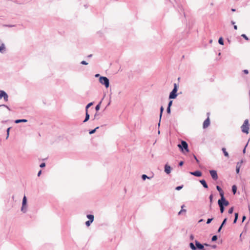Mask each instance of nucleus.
Instances as JSON below:
<instances>
[{
	"mask_svg": "<svg viewBox=\"0 0 250 250\" xmlns=\"http://www.w3.org/2000/svg\"><path fill=\"white\" fill-rule=\"evenodd\" d=\"M194 243L195 244L192 242L190 243L189 244V246L192 250H206L204 248V245L200 243L198 241L196 240Z\"/></svg>",
	"mask_w": 250,
	"mask_h": 250,
	"instance_id": "f257e3e1",
	"label": "nucleus"
},
{
	"mask_svg": "<svg viewBox=\"0 0 250 250\" xmlns=\"http://www.w3.org/2000/svg\"><path fill=\"white\" fill-rule=\"evenodd\" d=\"M241 130L243 133L248 134L249 132V121L248 119H246L243 124L241 127Z\"/></svg>",
	"mask_w": 250,
	"mask_h": 250,
	"instance_id": "f03ea898",
	"label": "nucleus"
},
{
	"mask_svg": "<svg viewBox=\"0 0 250 250\" xmlns=\"http://www.w3.org/2000/svg\"><path fill=\"white\" fill-rule=\"evenodd\" d=\"M99 82L102 84L104 85V86L107 88L109 86V79L104 76L100 77L99 78Z\"/></svg>",
	"mask_w": 250,
	"mask_h": 250,
	"instance_id": "7ed1b4c3",
	"label": "nucleus"
},
{
	"mask_svg": "<svg viewBox=\"0 0 250 250\" xmlns=\"http://www.w3.org/2000/svg\"><path fill=\"white\" fill-rule=\"evenodd\" d=\"M178 146L184 152L185 150L186 152H188V144L185 141H182L181 144L178 145Z\"/></svg>",
	"mask_w": 250,
	"mask_h": 250,
	"instance_id": "20e7f679",
	"label": "nucleus"
},
{
	"mask_svg": "<svg viewBox=\"0 0 250 250\" xmlns=\"http://www.w3.org/2000/svg\"><path fill=\"white\" fill-rule=\"evenodd\" d=\"M177 85L176 83L174 84V88L172 90V91L170 93L169 95V99H175L177 96Z\"/></svg>",
	"mask_w": 250,
	"mask_h": 250,
	"instance_id": "39448f33",
	"label": "nucleus"
},
{
	"mask_svg": "<svg viewBox=\"0 0 250 250\" xmlns=\"http://www.w3.org/2000/svg\"><path fill=\"white\" fill-rule=\"evenodd\" d=\"M218 204H220V205L222 204V205L225 207L229 205V202L226 200V199H219L218 201Z\"/></svg>",
	"mask_w": 250,
	"mask_h": 250,
	"instance_id": "423d86ee",
	"label": "nucleus"
},
{
	"mask_svg": "<svg viewBox=\"0 0 250 250\" xmlns=\"http://www.w3.org/2000/svg\"><path fill=\"white\" fill-rule=\"evenodd\" d=\"M209 173L212 177V178L214 180H216L218 179V175L217 173V171L215 170H209Z\"/></svg>",
	"mask_w": 250,
	"mask_h": 250,
	"instance_id": "0eeeda50",
	"label": "nucleus"
},
{
	"mask_svg": "<svg viewBox=\"0 0 250 250\" xmlns=\"http://www.w3.org/2000/svg\"><path fill=\"white\" fill-rule=\"evenodd\" d=\"M189 173L196 177H200L202 175V172L199 170H196L193 172H190Z\"/></svg>",
	"mask_w": 250,
	"mask_h": 250,
	"instance_id": "6e6552de",
	"label": "nucleus"
},
{
	"mask_svg": "<svg viewBox=\"0 0 250 250\" xmlns=\"http://www.w3.org/2000/svg\"><path fill=\"white\" fill-rule=\"evenodd\" d=\"M210 124V121L209 118L206 119L203 123V127L204 128L208 127Z\"/></svg>",
	"mask_w": 250,
	"mask_h": 250,
	"instance_id": "1a4fd4ad",
	"label": "nucleus"
},
{
	"mask_svg": "<svg viewBox=\"0 0 250 250\" xmlns=\"http://www.w3.org/2000/svg\"><path fill=\"white\" fill-rule=\"evenodd\" d=\"M165 171L167 174H169L171 171V167L170 166H168L167 165H166L165 166Z\"/></svg>",
	"mask_w": 250,
	"mask_h": 250,
	"instance_id": "9d476101",
	"label": "nucleus"
},
{
	"mask_svg": "<svg viewBox=\"0 0 250 250\" xmlns=\"http://www.w3.org/2000/svg\"><path fill=\"white\" fill-rule=\"evenodd\" d=\"M200 183L202 185V186H203V187L205 188H208V186L206 182V181L204 179L203 180H200Z\"/></svg>",
	"mask_w": 250,
	"mask_h": 250,
	"instance_id": "9b49d317",
	"label": "nucleus"
},
{
	"mask_svg": "<svg viewBox=\"0 0 250 250\" xmlns=\"http://www.w3.org/2000/svg\"><path fill=\"white\" fill-rule=\"evenodd\" d=\"M5 51V45L3 43H2L1 44V45L0 46V52L1 53H4Z\"/></svg>",
	"mask_w": 250,
	"mask_h": 250,
	"instance_id": "f8f14e48",
	"label": "nucleus"
},
{
	"mask_svg": "<svg viewBox=\"0 0 250 250\" xmlns=\"http://www.w3.org/2000/svg\"><path fill=\"white\" fill-rule=\"evenodd\" d=\"M87 218L90 220L91 222H93L94 221V216L92 214H87L86 215Z\"/></svg>",
	"mask_w": 250,
	"mask_h": 250,
	"instance_id": "ddd939ff",
	"label": "nucleus"
},
{
	"mask_svg": "<svg viewBox=\"0 0 250 250\" xmlns=\"http://www.w3.org/2000/svg\"><path fill=\"white\" fill-rule=\"evenodd\" d=\"M27 122L26 119H18L15 120V123L16 124H19L20 123H26Z\"/></svg>",
	"mask_w": 250,
	"mask_h": 250,
	"instance_id": "4468645a",
	"label": "nucleus"
},
{
	"mask_svg": "<svg viewBox=\"0 0 250 250\" xmlns=\"http://www.w3.org/2000/svg\"><path fill=\"white\" fill-rule=\"evenodd\" d=\"M164 111V108L163 106H161L160 108V120L159 122L158 123V126L159 127L160 125V122H161V119L162 116L163 112Z\"/></svg>",
	"mask_w": 250,
	"mask_h": 250,
	"instance_id": "2eb2a0df",
	"label": "nucleus"
},
{
	"mask_svg": "<svg viewBox=\"0 0 250 250\" xmlns=\"http://www.w3.org/2000/svg\"><path fill=\"white\" fill-rule=\"evenodd\" d=\"M222 150L224 153V155L225 157H229V153H228V152L226 151V149L225 148V147H223L222 148Z\"/></svg>",
	"mask_w": 250,
	"mask_h": 250,
	"instance_id": "dca6fc26",
	"label": "nucleus"
},
{
	"mask_svg": "<svg viewBox=\"0 0 250 250\" xmlns=\"http://www.w3.org/2000/svg\"><path fill=\"white\" fill-rule=\"evenodd\" d=\"M27 206L26 205V206H23L22 205V207L21 208V211L23 212V213H25L27 211Z\"/></svg>",
	"mask_w": 250,
	"mask_h": 250,
	"instance_id": "f3484780",
	"label": "nucleus"
},
{
	"mask_svg": "<svg viewBox=\"0 0 250 250\" xmlns=\"http://www.w3.org/2000/svg\"><path fill=\"white\" fill-rule=\"evenodd\" d=\"M89 114L88 113V111H86L85 119L83 121V123L87 122L89 119Z\"/></svg>",
	"mask_w": 250,
	"mask_h": 250,
	"instance_id": "a211bd4d",
	"label": "nucleus"
},
{
	"mask_svg": "<svg viewBox=\"0 0 250 250\" xmlns=\"http://www.w3.org/2000/svg\"><path fill=\"white\" fill-rule=\"evenodd\" d=\"M22 205H23V206H26V205H27V198L25 196H23Z\"/></svg>",
	"mask_w": 250,
	"mask_h": 250,
	"instance_id": "6ab92c4d",
	"label": "nucleus"
},
{
	"mask_svg": "<svg viewBox=\"0 0 250 250\" xmlns=\"http://www.w3.org/2000/svg\"><path fill=\"white\" fill-rule=\"evenodd\" d=\"M6 92L3 90H0V99H1L6 94Z\"/></svg>",
	"mask_w": 250,
	"mask_h": 250,
	"instance_id": "aec40b11",
	"label": "nucleus"
},
{
	"mask_svg": "<svg viewBox=\"0 0 250 250\" xmlns=\"http://www.w3.org/2000/svg\"><path fill=\"white\" fill-rule=\"evenodd\" d=\"M218 206L220 208V212L221 213H223L224 210H225V207L223 206V205H222V204H221V205L220 204H218Z\"/></svg>",
	"mask_w": 250,
	"mask_h": 250,
	"instance_id": "412c9836",
	"label": "nucleus"
},
{
	"mask_svg": "<svg viewBox=\"0 0 250 250\" xmlns=\"http://www.w3.org/2000/svg\"><path fill=\"white\" fill-rule=\"evenodd\" d=\"M237 187L235 185H233L232 187V191L234 194H235L236 192Z\"/></svg>",
	"mask_w": 250,
	"mask_h": 250,
	"instance_id": "4be33fe9",
	"label": "nucleus"
},
{
	"mask_svg": "<svg viewBox=\"0 0 250 250\" xmlns=\"http://www.w3.org/2000/svg\"><path fill=\"white\" fill-rule=\"evenodd\" d=\"M219 192V194L221 196V198L220 199H225V197H224V192L222 190V191H220V192Z\"/></svg>",
	"mask_w": 250,
	"mask_h": 250,
	"instance_id": "5701e85b",
	"label": "nucleus"
},
{
	"mask_svg": "<svg viewBox=\"0 0 250 250\" xmlns=\"http://www.w3.org/2000/svg\"><path fill=\"white\" fill-rule=\"evenodd\" d=\"M218 43L221 45L224 44V41L222 37H220L218 40Z\"/></svg>",
	"mask_w": 250,
	"mask_h": 250,
	"instance_id": "b1692460",
	"label": "nucleus"
},
{
	"mask_svg": "<svg viewBox=\"0 0 250 250\" xmlns=\"http://www.w3.org/2000/svg\"><path fill=\"white\" fill-rule=\"evenodd\" d=\"M92 105H93V103L91 102V103H89L88 104H87L85 107V111H88L87 110H88V108L90 107Z\"/></svg>",
	"mask_w": 250,
	"mask_h": 250,
	"instance_id": "393cba45",
	"label": "nucleus"
},
{
	"mask_svg": "<svg viewBox=\"0 0 250 250\" xmlns=\"http://www.w3.org/2000/svg\"><path fill=\"white\" fill-rule=\"evenodd\" d=\"M99 128V126H98V127H96L95 129H93V130H90V131H89V133L90 134H93L94 133H95V131H96V130H97V129H98Z\"/></svg>",
	"mask_w": 250,
	"mask_h": 250,
	"instance_id": "a878e982",
	"label": "nucleus"
},
{
	"mask_svg": "<svg viewBox=\"0 0 250 250\" xmlns=\"http://www.w3.org/2000/svg\"><path fill=\"white\" fill-rule=\"evenodd\" d=\"M142 178L143 180H145L146 179H150V178L148 177L146 175V174H143L142 175Z\"/></svg>",
	"mask_w": 250,
	"mask_h": 250,
	"instance_id": "bb28decb",
	"label": "nucleus"
},
{
	"mask_svg": "<svg viewBox=\"0 0 250 250\" xmlns=\"http://www.w3.org/2000/svg\"><path fill=\"white\" fill-rule=\"evenodd\" d=\"M11 129V127H8L7 129V130H6V132H7V136H6V139H7L9 137V131H10V130Z\"/></svg>",
	"mask_w": 250,
	"mask_h": 250,
	"instance_id": "cd10ccee",
	"label": "nucleus"
},
{
	"mask_svg": "<svg viewBox=\"0 0 250 250\" xmlns=\"http://www.w3.org/2000/svg\"><path fill=\"white\" fill-rule=\"evenodd\" d=\"M101 103H102V102H100L99 103V104H98L96 106V107H95V109H96V111H98V110L100 109V104H101Z\"/></svg>",
	"mask_w": 250,
	"mask_h": 250,
	"instance_id": "c85d7f7f",
	"label": "nucleus"
},
{
	"mask_svg": "<svg viewBox=\"0 0 250 250\" xmlns=\"http://www.w3.org/2000/svg\"><path fill=\"white\" fill-rule=\"evenodd\" d=\"M3 98L5 102H7L8 101V96L7 93H6Z\"/></svg>",
	"mask_w": 250,
	"mask_h": 250,
	"instance_id": "c756f323",
	"label": "nucleus"
},
{
	"mask_svg": "<svg viewBox=\"0 0 250 250\" xmlns=\"http://www.w3.org/2000/svg\"><path fill=\"white\" fill-rule=\"evenodd\" d=\"M184 205H183L181 208H182V209L179 212L178 214H181L182 212H186V209H183V207H184Z\"/></svg>",
	"mask_w": 250,
	"mask_h": 250,
	"instance_id": "7c9ffc66",
	"label": "nucleus"
},
{
	"mask_svg": "<svg viewBox=\"0 0 250 250\" xmlns=\"http://www.w3.org/2000/svg\"><path fill=\"white\" fill-rule=\"evenodd\" d=\"M227 218H226L224 219V220L223 221L221 226H223L227 222Z\"/></svg>",
	"mask_w": 250,
	"mask_h": 250,
	"instance_id": "2f4dec72",
	"label": "nucleus"
},
{
	"mask_svg": "<svg viewBox=\"0 0 250 250\" xmlns=\"http://www.w3.org/2000/svg\"><path fill=\"white\" fill-rule=\"evenodd\" d=\"M217 239V236L216 235H213L211 238L212 241H215Z\"/></svg>",
	"mask_w": 250,
	"mask_h": 250,
	"instance_id": "473e14b6",
	"label": "nucleus"
},
{
	"mask_svg": "<svg viewBox=\"0 0 250 250\" xmlns=\"http://www.w3.org/2000/svg\"><path fill=\"white\" fill-rule=\"evenodd\" d=\"M233 211V207H231L229 209L228 212L229 214H231V213H232Z\"/></svg>",
	"mask_w": 250,
	"mask_h": 250,
	"instance_id": "72a5a7b5",
	"label": "nucleus"
},
{
	"mask_svg": "<svg viewBox=\"0 0 250 250\" xmlns=\"http://www.w3.org/2000/svg\"><path fill=\"white\" fill-rule=\"evenodd\" d=\"M92 222H91L90 220L87 221L85 222V225L87 227H89Z\"/></svg>",
	"mask_w": 250,
	"mask_h": 250,
	"instance_id": "f704fd0d",
	"label": "nucleus"
},
{
	"mask_svg": "<svg viewBox=\"0 0 250 250\" xmlns=\"http://www.w3.org/2000/svg\"><path fill=\"white\" fill-rule=\"evenodd\" d=\"M240 168V166H236V171L237 173H238L239 172Z\"/></svg>",
	"mask_w": 250,
	"mask_h": 250,
	"instance_id": "c9c22d12",
	"label": "nucleus"
},
{
	"mask_svg": "<svg viewBox=\"0 0 250 250\" xmlns=\"http://www.w3.org/2000/svg\"><path fill=\"white\" fill-rule=\"evenodd\" d=\"M209 201H210V204H211L212 203V199H213V195H212V194L210 195V196L209 197Z\"/></svg>",
	"mask_w": 250,
	"mask_h": 250,
	"instance_id": "e433bc0d",
	"label": "nucleus"
},
{
	"mask_svg": "<svg viewBox=\"0 0 250 250\" xmlns=\"http://www.w3.org/2000/svg\"><path fill=\"white\" fill-rule=\"evenodd\" d=\"M183 186H178L175 188V189L177 190H179L183 188Z\"/></svg>",
	"mask_w": 250,
	"mask_h": 250,
	"instance_id": "4c0bfd02",
	"label": "nucleus"
},
{
	"mask_svg": "<svg viewBox=\"0 0 250 250\" xmlns=\"http://www.w3.org/2000/svg\"><path fill=\"white\" fill-rule=\"evenodd\" d=\"M212 220H213L212 218L208 219L207 221V224H209L212 221Z\"/></svg>",
	"mask_w": 250,
	"mask_h": 250,
	"instance_id": "58836bf2",
	"label": "nucleus"
},
{
	"mask_svg": "<svg viewBox=\"0 0 250 250\" xmlns=\"http://www.w3.org/2000/svg\"><path fill=\"white\" fill-rule=\"evenodd\" d=\"M216 189L219 192L222 191V188L219 186H216Z\"/></svg>",
	"mask_w": 250,
	"mask_h": 250,
	"instance_id": "ea45409f",
	"label": "nucleus"
},
{
	"mask_svg": "<svg viewBox=\"0 0 250 250\" xmlns=\"http://www.w3.org/2000/svg\"><path fill=\"white\" fill-rule=\"evenodd\" d=\"M241 36L242 37H243L245 39H246V40H249V38H248V37L245 35V34H242L241 35Z\"/></svg>",
	"mask_w": 250,
	"mask_h": 250,
	"instance_id": "a19ab883",
	"label": "nucleus"
},
{
	"mask_svg": "<svg viewBox=\"0 0 250 250\" xmlns=\"http://www.w3.org/2000/svg\"><path fill=\"white\" fill-rule=\"evenodd\" d=\"M14 26L15 25H8V24H4V25H3V26L9 27H14Z\"/></svg>",
	"mask_w": 250,
	"mask_h": 250,
	"instance_id": "79ce46f5",
	"label": "nucleus"
},
{
	"mask_svg": "<svg viewBox=\"0 0 250 250\" xmlns=\"http://www.w3.org/2000/svg\"><path fill=\"white\" fill-rule=\"evenodd\" d=\"M81 63L83 65H87L88 63L86 62L85 61H83L81 62Z\"/></svg>",
	"mask_w": 250,
	"mask_h": 250,
	"instance_id": "37998d69",
	"label": "nucleus"
},
{
	"mask_svg": "<svg viewBox=\"0 0 250 250\" xmlns=\"http://www.w3.org/2000/svg\"><path fill=\"white\" fill-rule=\"evenodd\" d=\"M167 113H170V107H169V106H168L167 109Z\"/></svg>",
	"mask_w": 250,
	"mask_h": 250,
	"instance_id": "c03bdc74",
	"label": "nucleus"
},
{
	"mask_svg": "<svg viewBox=\"0 0 250 250\" xmlns=\"http://www.w3.org/2000/svg\"><path fill=\"white\" fill-rule=\"evenodd\" d=\"M40 167L42 168H43L45 167V164L44 163H42L40 165Z\"/></svg>",
	"mask_w": 250,
	"mask_h": 250,
	"instance_id": "a18cd8bd",
	"label": "nucleus"
},
{
	"mask_svg": "<svg viewBox=\"0 0 250 250\" xmlns=\"http://www.w3.org/2000/svg\"><path fill=\"white\" fill-rule=\"evenodd\" d=\"M1 106H4V107H6V108L9 110H10V108H9L8 106H7V105H5V104H1V105H0V107H1Z\"/></svg>",
	"mask_w": 250,
	"mask_h": 250,
	"instance_id": "49530a36",
	"label": "nucleus"
},
{
	"mask_svg": "<svg viewBox=\"0 0 250 250\" xmlns=\"http://www.w3.org/2000/svg\"><path fill=\"white\" fill-rule=\"evenodd\" d=\"M194 235H193V234H191V235H190V240L192 241V240H194Z\"/></svg>",
	"mask_w": 250,
	"mask_h": 250,
	"instance_id": "de8ad7c7",
	"label": "nucleus"
},
{
	"mask_svg": "<svg viewBox=\"0 0 250 250\" xmlns=\"http://www.w3.org/2000/svg\"><path fill=\"white\" fill-rule=\"evenodd\" d=\"M242 163H243V161H240V162H238V163H237V165H236V166H240V167H241V164H242Z\"/></svg>",
	"mask_w": 250,
	"mask_h": 250,
	"instance_id": "09e8293b",
	"label": "nucleus"
},
{
	"mask_svg": "<svg viewBox=\"0 0 250 250\" xmlns=\"http://www.w3.org/2000/svg\"><path fill=\"white\" fill-rule=\"evenodd\" d=\"M172 101H170L168 103V106H169V107H170L171 105H172Z\"/></svg>",
	"mask_w": 250,
	"mask_h": 250,
	"instance_id": "8fccbe9b",
	"label": "nucleus"
},
{
	"mask_svg": "<svg viewBox=\"0 0 250 250\" xmlns=\"http://www.w3.org/2000/svg\"><path fill=\"white\" fill-rule=\"evenodd\" d=\"M243 72L245 74H248L249 73V71L247 69L244 70Z\"/></svg>",
	"mask_w": 250,
	"mask_h": 250,
	"instance_id": "3c124183",
	"label": "nucleus"
},
{
	"mask_svg": "<svg viewBox=\"0 0 250 250\" xmlns=\"http://www.w3.org/2000/svg\"><path fill=\"white\" fill-rule=\"evenodd\" d=\"M223 226H220V227L218 229V232H220Z\"/></svg>",
	"mask_w": 250,
	"mask_h": 250,
	"instance_id": "603ef678",
	"label": "nucleus"
},
{
	"mask_svg": "<svg viewBox=\"0 0 250 250\" xmlns=\"http://www.w3.org/2000/svg\"><path fill=\"white\" fill-rule=\"evenodd\" d=\"M183 164H184V162L183 161H181L179 163V166H183Z\"/></svg>",
	"mask_w": 250,
	"mask_h": 250,
	"instance_id": "864d4df0",
	"label": "nucleus"
},
{
	"mask_svg": "<svg viewBox=\"0 0 250 250\" xmlns=\"http://www.w3.org/2000/svg\"><path fill=\"white\" fill-rule=\"evenodd\" d=\"M238 213H235V218H238Z\"/></svg>",
	"mask_w": 250,
	"mask_h": 250,
	"instance_id": "5fc2aeb1",
	"label": "nucleus"
},
{
	"mask_svg": "<svg viewBox=\"0 0 250 250\" xmlns=\"http://www.w3.org/2000/svg\"><path fill=\"white\" fill-rule=\"evenodd\" d=\"M194 158H195V159L196 160V162L197 163H199V160H198V159L197 158V157H196V156L194 155Z\"/></svg>",
	"mask_w": 250,
	"mask_h": 250,
	"instance_id": "6e6d98bb",
	"label": "nucleus"
},
{
	"mask_svg": "<svg viewBox=\"0 0 250 250\" xmlns=\"http://www.w3.org/2000/svg\"><path fill=\"white\" fill-rule=\"evenodd\" d=\"M210 247H211L212 248H213V249H216L217 247L216 245H212V246H210Z\"/></svg>",
	"mask_w": 250,
	"mask_h": 250,
	"instance_id": "4d7b16f0",
	"label": "nucleus"
},
{
	"mask_svg": "<svg viewBox=\"0 0 250 250\" xmlns=\"http://www.w3.org/2000/svg\"><path fill=\"white\" fill-rule=\"evenodd\" d=\"M248 144V143H247V145H246V146H245V147H246V146H247ZM243 153H245V152H246V147H245V148H244V149H243Z\"/></svg>",
	"mask_w": 250,
	"mask_h": 250,
	"instance_id": "13d9d810",
	"label": "nucleus"
},
{
	"mask_svg": "<svg viewBox=\"0 0 250 250\" xmlns=\"http://www.w3.org/2000/svg\"><path fill=\"white\" fill-rule=\"evenodd\" d=\"M41 173H42V170H40L38 173V176H40V175L41 174Z\"/></svg>",
	"mask_w": 250,
	"mask_h": 250,
	"instance_id": "bf43d9fd",
	"label": "nucleus"
},
{
	"mask_svg": "<svg viewBox=\"0 0 250 250\" xmlns=\"http://www.w3.org/2000/svg\"><path fill=\"white\" fill-rule=\"evenodd\" d=\"M95 77H101L99 74H97L95 75Z\"/></svg>",
	"mask_w": 250,
	"mask_h": 250,
	"instance_id": "052dcab7",
	"label": "nucleus"
},
{
	"mask_svg": "<svg viewBox=\"0 0 250 250\" xmlns=\"http://www.w3.org/2000/svg\"><path fill=\"white\" fill-rule=\"evenodd\" d=\"M237 219L238 218H234V221H233V223H235L237 222Z\"/></svg>",
	"mask_w": 250,
	"mask_h": 250,
	"instance_id": "680f3d73",
	"label": "nucleus"
},
{
	"mask_svg": "<svg viewBox=\"0 0 250 250\" xmlns=\"http://www.w3.org/2000/svg\"><path fill=\"white\" fill-rule=\"evenodd\" d=\"M233 27H234V29L235 30H237V25H234Z\"/></svg>",
	"mask_w": 250,
	"mask_h": 250,
	"instance_id": "e2e57ef3",
	"label": "nucleus"
},
{
	"mask_svg": "<svg viewBox=\"0 0 250 250\" xmlns=\"http://www.w3.org/2000/svg\"><path fill=\"white\" fill-rule=\"evenodd\" d=\"M246 219V216H243L242 217V221H244Z\"/></svg>",
	"mask_w": 250,
	"mask_h": 250,
	"instance_id": "0e129e2a",
	"label": "nucleus"
},
{
	"mask_svg": "<svg viewBox=\"0 0 250 250\" xmlns=\"http://www.w3.org/2000/svg\"><path fill=\"white\" fill-rule=\"evenodd\" d=\"M204 246H210V245L207 244V243H205L204 244H203Z\"/></svg>",
	"mask_w": 250,
	"mask_h": 250,
	"instance_id": "69168bd1",
	"label": "nucleus"
},
{
	"mask_svg": "<svg viewBox=\"0 0 250 250\" xmlns=\"http://www.w3.org/2000/svg\"><path fill=\"white\" fill-rule=\"evenodd\" d=\"M231 24H233V25H234V24H235V22L234 21H231Z\"/></svg>",
	"mask_w": 250,
	"mask_h": 250,
	"instance_id": "338daca9",
	"label": "nucleus"
},
{
	"mask_svg": "<svg viewBox=\"0 0 250 250\" xmlns=\"http://www.w3.org/2000/svg\"><path fill=\"white\" fill-rule=\"evenodd\" d=\"M231 10L232 12H235V11H236V10H235V9H234V8H232V9H231Z\"/></svg>",
	"mask_w": 250,
	"mask_h": 250,
	"instance_id": "774afa93",
	"label": "nucleus"
}]
</instances>
